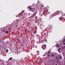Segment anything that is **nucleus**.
<instances>
[{"label":"nucleus","instance_id":"obj_10","mask_svg":"<svg viewBox=\"0 0 65 65\" xmlns=\"http://www.w3.org/2000/svg\"><path fill=\"white\" fill-rule=\"evenodd\" d=\"M63 42H65V38L64 39H63Z\"/></svg>","mask_w":65,"mask_h":65},{"label":"nucleus","instance_id":"obj_14","mask_svg":"<svg viewBox=\"0 0 65 65\" xmlns=\"http://www.w3.org/2000/svg\"><path fill=\"white\" fill-rule=\"evenodd\" d=\"M59 47V45L58 44L56 45V47Z\"/></svg>","mask_w":65,"mask_h":65},{"label":"nucleus","instance_id":"obj_2","mask_svg":"<svg viewBox=\"0 0 65 65\" xmlns=\"http://www.w3.org/2000/svg\"><path fill=\"white\" fill-rule=\"evenodd\" d=\"M47 57H51V54L48 53Z\"/></svg>","mask_w":65,"mask_h":65},{"label":"nucleus","instance_id":"obj_1","mask_svg":"<svg viewBox=\"0 0 65 65\" xmlns=\"http://www.w3.org/2000/svg\"><path fill=\"white\" fill-rule=\"evenodd\" d=\"M29 8L30 9V10H31V11H32V12H34V10H34V9H35V8H32V7L31 8L29 7Z\"/></svg>","mask_w":65,"mask_h":65},{"label":"nucleus","instance_id":"obj_18","mask_svg":"<svg viewBox=\"0 0 65 65\" xmlns=\"http://www.w3.org/2000/svg\"><path fill=\"white\" fill-rule=\"evenodd\" d=\"M39 14L40 15H42V14H41V13L40 12L39 13Z\"/></svg>","mask_w":65,"mask_h":65},{"label":"nucleus","instance_id":"obj_20","mask_svg":"<svg viewBox=\"0 0 65 65\" xmlns=\"http://www.w3.org/2000/svg\"><path fill=\"white\" fill-rule=\"evenodd\" d=\"M44 47L45 48H46V45H44Z\"/></svg>","mask_w":65,"mask_h":65},{"label":"nucleus","instance_id":"obj_3","mask_svg":"<svg viewBox=\"0 0 65 65\" xmlns=\"http://www.w3.org/2000/svg\"><path fill=\"white\" fill-rule=\"evenodd\" d=\"M62 59V56H60L58 58V59H59V60H61Z\"/></svg>","mask_w":65,"mask_h":65},{"label":"nucleus","instance_id":"obj_21","mask_svg":"<svg viewBox=\"0 0 65 65\" xmlns=\"http://www.w3.org/2000/svg\"><path fill=\"white\" fill-rule=\"evenodd\" d=\"M3 32H5V29H4V30H3Z\"/></svg>","mask_w":65,"mask_h":65},{"label":"nucleus","instance_id":"obj_22","mask_svg":"<svg viewBox=\"0 0 65 65\" xmlns=\"http://www.w3.org/2000/svg\"><path fill=\"white\" fill-rule=\"evenodd\" d=\"M60 60H57V62H60Z\"/></svg>","mask_w":65,"mask_h":65},{"label":"nucleus","instance_id":"obj_23","mask_svg":"<svg viewBox=\"0 0 65 65\" xmlns=\"http://www.w3.org/2000/svg\"><path fill=\"white\" fill-rule=\"evenodd\" d=\"M63 45H65V43H63Z\"/></svg>","mask_w":65,"mask_h":65},{"label":"nucleus","instance_id":"obj_4","mask_svg":"<svg viewBox=\"0 0 65 65\" xmlns=\"http://www.w3.org/2000/svg\"><path fill=\"white\" fill-rule=\"evenodd\" d=\"M63 17H60L59 18V20L60 21H61L62 20V19H63Z\"/></svg>","mask_w":65,"mask_h":65},{"label":"nucleus","instance_id":"obj_26","mask_svg":"<svg viewBox=\"0 0 65 65\" xmlns=\"http://www.w3.org/2000/svg\"><path fill=\"white\" fill-rule=\"evenodd\" d=\"M38 25H39V22H38Z\"/></svg>","mask_w":65,"mask_h":65},{"label":"nucleus","instance_id":"obj_29","mask_svg":"<svg viewBox=\"0 0 65 65\" xmlns=\"http://www.w3.org/2000/svg\"><path fill=\"white\" fill-rule=\"evenodd\" d=\"M4 51H5V50H4Z\"/></svg>","mask_w":65,"mask_h":65},{"label":"nucleus","instance_id":"obj_28","mask_svg":"<svg viewBox=\"0 0 65 65\" xmlns=\"http://www.w3.org/2000/svg\"><path fill=\"white\" fill-rule=\"evenodd\" d=\"M25 59H26V58H24V60H25Z\"/></svg>","mask_w":65,"mask_h":65},{"label":"nucleus","instance_id":"obj_9","mask_svg":"<svg viewBox=\"0 0 65 65\" xmlns=\"http://www.w3.org/2000/svg\"><path fill=\"white\" fill-rule=\"evenodd\" d=\"M36 31H34V34H36Z\"/></svg>","mask_w":65,"mask_h":65},{"label":"nucleus","instance_id":"obj_27","mask_svg":"<svg viewBox=\"0 0 65 65\" xmlns=\"http://www.w3.org/2000/svg\"><path fill=\"white\" fill-rule=\"evenodd\" d=\"M26 31H27V30H25V32H26Z\"/></svg>","mask_w":65,"mask_h":65},{"label":"nucleus","instance_id":"obj_19","mask_svg":"<svg viewBox=\"0 0 65 65\" xmlns=\"http://www.w3.org/2000/svg\"><path fill=\"white\" fill-rule=\"evenodd\" d=\"M8 31H7L6 32V33H8Z\"/></svg>","mask_w":65,"mask_h":65},{"label":"nucleus","instance_id":"obj_12","mask_svg":"<svg viewBox=\"0 0 65 65\" xmlns=\"http://www.w3.org/2000/svg\"><path fill=\"white\" fill-rule=\"evenodd\" d=\"M34 14L32 15L31 16L32 18H34Z\"/></svg>","mask_w":65,"mask_h":65},{"label":"nucleus","instance_id":"obj_25","mask_svg":"<svg viewBox=\"0 0 65 65\" xmlns=\"http://www.w3.org/2000/svg\"><path fill=\"white\" fill-rule=\"evenodd\" d=\"M19 14H20V15H22V14H21V13H19Z\"/></svg>","mask_w":65,"mask_h":65},{"label":"nucleus","instance_id":"obj_24","mask_svg":"<svg viewBox=\"0 0 65 65\" xmlns=\"http://www.w3.org/2000/svg\"><path fill=\"white\" fill-rule=\"evenodd\" d=\"M2 61V60L1 59H0V62Z\"/></svg>","mask_w":65,"mask_h":65},{"label":"nucleus","instance_id":"obj_8","mask_svg":"<svg viewBox=\"0 0 65 65\" xmlns=\"http://www.w3.org/2000/svg\"><path fill=\"white\" fill-rule=\"evenodd\" d=\"M12 59V57H10L9 59V60H11V59Z\"/></svg>","mask_w":65,"mask_h":65},{"label":"nucleus","instance_id":"obj_5","mask_svg":"<svg viewBox=\"0 0 65 65\" xmlns=\"http://www.w3.org/2000/svg\"><path fill=\"white\" fill-rule=\"evenodd\" d=\"M39 54H38V53H37V54H36L35 55V56L36 57V56H38V55H39Z\"/></svg>","mask_w":65,"mask_h":65},{"label":"nucleus","instance_id":"obj_7","mask_svg":"<svg viewBox=\"0 0 65 65\" xmlns=\"http://www.w3.org/2000/svg\"><path fill=\"white\" fill-rule=\"evenodd\" d=\"M8 50L7 49H6V52L7 53H8Z\"/></svg>","mask_w":65,"mask_h":65},{"label":"nucleus","instance_id":"obj_16","mask_svg":"<svg viewBox=\"0 0 65 65\" xmlns=\"http://www.w3.org/2000/svg\"><path fill=\"white\" fill-rule=\"evenodd\" d=\"M47 41V39H45L44 40L46 42V41Z\"/></svg>","mask_w":65,"mask_h":65},{"label":"nucleus","instance_id":"obj_17","mask_svg":"<svg viewBox=\"0 0 65 65\" xmlns=\"http://www.w3.org/2000/svg\"><path fill=\"white\" fill-rule=\"evenodd\" d=\"M56 60H58V57H56Z\"/></svg>","mask_w":65,"mask_h":65},{"label":"nucleus","instance_id":"obj_15","mask_svg":"<svg viewBox=\"0 0 65 65\" xmlns=\"http://www.w3.org/2000/svg\"><path fill=\"white\" fill-rule=\"evenodd\" d=\"M51 52V51H48V54H51V53H50V52Z\"/></svg>","mask_w":65,"mask_h":65},{"label":"nucleus","instance_id":"obj_6","mask_svg":"<svg viewBox=\"0 0 65 65\" xmlns=\"http://www.w3.org/2000/svg\"><path fill=\"white\" fill-rule=\"evenodd\" d=\"M39 62L41 64L42 63V60H40L39 61Z\"/></svg>","mask_w":65,"mask_h":65},{"label":"nucleus","instance_id":"obj_13","mask_svg":"<svg viewBox=\"0 0 65 65\" xmlns=\"http://www.w3.org/2000/svg\"><path fill=\"white\" fill-rule=\"evenodd\" d=\"M1 41H2V39H0V43H1V42H2Z\"/></svg>","mask_w":65,"mask_h":65},{"label":"nucleus","instance_id":"obj_11","mask_svg":"<svg viewBox=\"0 0 65 65\" xmlns=\"http://www.w3.org/2000/svg\"><path fill=\"white\" fill-rule=\"evenodd\" d=\"M54 55H55V54H54L53 55L52 54V57H54Z\"/></svg>","mask_w":65,"mask_h":65}]
</instances>
